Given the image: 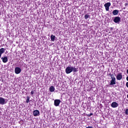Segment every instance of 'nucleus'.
Here are the masks:
<instances>
[{"label":"nucleus","instance_id":"6ab92c4d","mask_svg":"<svg viewBox=\"0 0 128 128\" xmlns=\"http://www.w3.org/2000/svg\"><path fill=\"white\" fill-rule=\"evenodd\" d=\"M30 94H31L32 96V94H34V91L32 90V91L30 92Z\"/></svg>","mask_w":128,"mask_h":128},{"label":"nucleus","instance_id":"f03ea898","mask_svg":"<svg viewBox=\"0 0 128 128\" xmlns=\"http://www.w3.org/2000/svg\"><path fill=\"white\" fill-rule=\"evenodd\" d=\"M104 6L106 8V10L108 12L110 10V2H107L104 4Z\"/></svg>","mask_w":128,"mask_h":128},{"label":"nucleus","instance_id":"9d476101","mask_svg":"<svg viewBox=\"0 0 128 128\" xmlns=\"http://www.w3.org/2000/svg\"><path fill=\"white\" fill-rule=\"evenodd\" d=\"M1 60H2V62H4V64L8 62V56L2 57Z\"/></svg>","mask_w":128,"mask_h":128},{"label":"nucleus","instance_id":"4468645a","mask_svg":"<svg viewBox=\"0 0 128 128\" xmlns=\"http://www.w3.org/2000/svg\"><path fill=\"white\" fill-rule=\"evenodd\" d=\"M49 90L51 92H52L54 90H55L56 89L54 88V86H50Z\"/></svg>","mask_w":128,"mask_h":128},{"label":"nucleus","instance_id":"aec40b11","mask_svg":"<svg viewBox=\"0 0 128 128\" xmlns=\"http://www.w3.org/2000/svg\"><path fill=\"white\" fill-rule=\"evenodd\" d=\"M126 86H127V88H128V82H127L126 83Z\"/></svg>","mask_w":128,"mask_h":128},{"label":"nucleus","instance_id":"6e6552de","mask_svg":"<svg viewBox=\"0 0 128 128\" xmlns=\"http://www.w3.org/2000/svg\"><path fill=\"white\" fill-rule=\"evenodd\" d=\"M111 106L114 108H118V104L116 102H113L111 104Z\"/></svg>","mask_w":128,"mask_h":128},{"label":"nucleus","instance_id":"1a4fd4ad","mask_svg":"<svg viewBox=\"0 0 128 128\" xmlns=\"http://www.w3.org/2000/svg\"><path fill=\"white\" fill-rule=\"evenodd\" d=\"M54 104L56 106H60V101L58 100H54Z\"/></svg>","mask_w":128,"mask_h":128},{"label":"nucleus","instance_id":"20e7f679","mask_svg":"<svg viewBox=\"0 0 128 128\" xmlns=\"http://www.w3.org/2000/svg\"><path fill=\"white\" fill-rule=\"evenodd\" d=\"M114 22L116 24H120V18L118 16H116L114 18Z\"/></svg>","mask_w":128,"mask_h":128},{"label":"nucleus","instance_id":"f3484780","mask_svg":"<svg viewBox=\"0 0 128 128\" xmlns=\"http://www.w3.org/2000/svg\"><path fill=\"white\" fill-rule=\"evenodd\" d=\"M29 102H30V97L28 96L27 100H26V102H27V104H28Z\"/></svg>","mask_w":128,"mask_h":128},{"label":"nucleus","instance_id":"412c9836","mask_svg":"<svg viewBox=\"0 0 128 128\" xmlns=\"http://www.w3.org/2000/svg\"><path fill=\"white\" fill-rule=\"evenodd\" d=\"M126 80L128 82V76L126 77Z\"/></svg>","mask_w":128,"mask_h":128},{"label":"nucleus","instance_id":"a211bd4d","mask_svg":"<svg viewBox=\"0 0 128 128\" xmlns=\"http://www.w3.org/2000/svg\"><path fill=\"white\" fill-rule=\"evenodd\" d=\"M125 114L126 115H128V109H126L125 111Z\"/></svg>","mask_w":128,"mask_h":128},{"label":"nucleus","instance_id":"f257e3e1","mask_svg":"<svg viewBox=\"0 0 128 128\" xmlns=\"http://www.w3.org/2000/svg\"><path fill=\"white\" fill-rule=\"evenodd\" d=\"M76 72L75 67H72V66H68L66 69V72L67 74H70V72Z\"/></svg>","mask_w":128,"mask_h":128},{"label":"nucleus","instance_id":"b1692460","mask_svg":"<svg viewBox=\"0 0 128 128\" xmlns=\"http://www.w3.org/2000/svg\"><path fill=\"white\" fill-rule=\"evenodd\" d=\"M126 6H128V4H126Z\"/></svg>","mask_w":128,"mask_h":128},{"label":"nucleus","instance_id":"39448f33","mask_svg":"<svg viewBox=\"0 0 128 128\" xmlns=\"http://www.w3.org/2000/svg\"><path fill=\"white\" fill-rule=\"evenodd\" d=\"M111 78H112V80H111V82H110V86L116 84V78L112 76Z\"/></svg>","mask_w":128,"mask_h":128},{"label":"nucleus","instance_id":"423d86ee","mask_svg":"<svg viewBox=\"0 0 128 128\" xmlns=\"http://www.w3.org/2000/svg\"><path fill=\"white\" fill-rule=\"evenodd\" d=\"M0 104H6V99L4 98L0 97Z\"/></svg>","mask_w":128,"mask_h":128},{"label":"nucleus","instance_id":"dca6fc26","mask_svg":"<svg viewBox=\"0 0 128 128\" xmlns=\"http://www.w3.org/2000/svg\"><path fill=\"white\" fill-rule=\"evenodd\" d=\"M89 17H90V15H88V14H86L84 16V18L86 20H88V18Z\"/></svg>","mask_w":128,"mask_h":128},{"label":"nucleus","instance_id":"f8f14e48","mask_svg":"<svg viewBox=\"0 0 128 128\" xmlns=\"http://www.w3.org/2000/svg\"><path fill=\"white\" fill-rule=\"evenodd\" d=\"M4 52V48H1L0 49V58H2V54Z\"/></svg>","mask_w":128,"mask_h":128},{"label":"nucleus","instance_id":"9b49d317","mask_svg":"<svg viewBox=\"0 0 128 128\" xmlns=\"http://www.w3.org/2000/svg\"><path fill=\"white\" fill-rule=\"evenodd\" d=\"M33 114L34 116H40V111L38 110H35L33 112Z\"/></svg>","mask_w":128,"mask_h":128},{"label":"nucleus","instance_id":"0eeeda50","mask_svg":"<svg viewBox=\"0 0 128 128\" xmlns=\"http://www.w3.org/2000/svg\"><path fill=\"white\" fill-rule=\"evenodd\" d=\"M116 80H120L122 78V73L118 74L116 76Z\"/></svg>","mask_w":128,"mask_h":128},{"label":"nucleus","instance_id":"ddd939ff","mask_svg":"<svg viewBox=\"0 0 128 128\" xmlns=\"http://www.w3.org/2000/svg\"><path fill=\"white\" fill-rule=\"evenodd\" d=\"M118 10H114L112 12V14H114V16H116L118 14Z\"/></svg>","mask_w":128,"mask_h":128},{"label":"nucleus","instance_id":"2eb2a0df","mask_svg":"<svg viewBox=\"0 0 128 128\" xmlns=\"http://www.w3.org/2000/svg\"><path fill=\"white\" fill-rule=\"evenodd\" d=\"M50 38H51L52 42H54V39L56 38V36H54V35H51Z\"/></svg>","mask_w":128,"mask_h":128},{"label":"nucleus","instance_id":"5701e85b","mask_svg":"<svg viewBox=\"0 0 128 128\" xmlns=\"http://www.w3.org/2000/svg\"><path fill=\"white\" fill-rule=\"evenodd\" d=\"M127 74H128V69L127 70Z\"/></svg>","mask_w":128,"mask_h":128},{"label":"nucleus","instance_id":"4be33fe9","mask_svg":"<svg viewBox=\"0 0 128 128\" xmlns=\"http://www.w3.org/2000/svg\"><path fill=\"white\" fill-rule=\"evenodd\" d=\"M90 116H92V114H90Z\"/></svg>","mask_w":128,"mask_h":128},{"label":"nucleus","instance_id":"7ed1b4c3","mask_svg":"<svg viewBox=\"0 0 128 128\" xmlns=\"http://www.w3.org/2000/svg\"><path fill=\"white\" fill-rule=\"evenodd\" d=\"M22 72V69L18 67H16L14 70L15 74H20V72Z\"/></svg>","mask_w":128,"mask_h":128}]
</instances>
